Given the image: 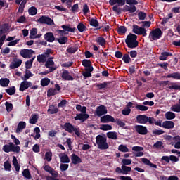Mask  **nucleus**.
<instances>
[{
    "instance_id": "37998d69",
    "label": "nucleus",
    "mask_w": 180,
    "mask_h": 180,
    "mask_svg": "<svg viewBox=\"0 0 180 180\" xmlns=\"http://www.w3.org/2000/svg\"><path fill=\"white\" fill-rule=\"evenodd\" d=\"M117 32H118L119 34H124L127 32V28L124 25H121L117 30Z\"/></svg>"
},
{
    "instance_id": "ea45409f",
    "label": "nucleus",
    "mask_w": 180,
    "mask_h": 180,
    "mask_svg": "<svg viewBox=\"0 0 180 180\" xmlns=\"http://www.w3.org/2000/svg\"><path fill=\"white\" fill-rule=\"evenodd\" d=\"M121 168L122 170V174L124 175H128V173L131 171V168L128 166L122 165Z\"/></svg>"
},
{
    "instance_id": "0e129e2a",
    "label": "nucleus",
    "mask_w": 180,
    "mask_h": 180,
    "mask_svg": "<svg viewBox=\"0 0 180 180\" xmlns=\"http://www.w3.org/2000/svg\"><path fill=\"white\" fill-rule=\"evenodd\" d=\"M136 110H139V111H147L148 110V108L145 106V105H137L136 106Z\"/></svg>"
},
{
    "instance_id": "3c124183",
    "label": "nucleus",
    "mask_w": 180,
    "mask_h": 180,
    "mask_svg": "<svg viewBox=\"0 0 180 180\" xmlns=\"http://www.w3.org/2000/svg\"><path fill=\"white\" fill-rule=\"evenodd\" d=\"M100 130L103 131H108V130H112V127L110 124H102L100 126Z\"/></svg>"
},
{
    "instance_id": "4468645a",
    "label": "nucleus",
    "mask_w": 180,
    "mask_h": 180,
    "mask_svg": "<svg viewBox=\"0 0 180 180\" xmlns=\"http://www.w3.org/2000/svg\"><path fill=\"white\" fill-rule=\"evenodd\" d=\"M61 77L64 81H74L75 80V78L72 75H70L69 71L67 70H63Z\"/></svg>"
},
{
    "instance_id": "6e6552de",
    "label": "nucleus",
    "mask_w": 180,
    "mask_h": 180,
    "mask_svg": "<svg viewBox=\"0 0 180 180\" xmlns=\"http://www.w3.org/2000/svg\"><path fill=\"white\" fill-rule=\"evenodd\" d=\"M35 52L33 49H21L20 51V55L24 58H30L33 56Z\"/></svg>"
},
{
    "instance_id": "864d4df0",
    "label": "nucleus",
    "mask_w": 180,
    "mask_h": 180,
    "mask_svg": "<svg viewBox=\"0 0 180 180\" xmlns=\"http://www.w3.org/2000/svg\"><path fill=\"white\" fill-rule=\"evenodd\" d=\"M5 107L6 108V111L10 112L13 109V105L12 103L5 102Z\"/></svg>"
},
{
    "instance_id": "6ab92c4d",
    "label": "nucleus",
    "mask_w": 180,
    "mask_h": 180,
    "mask_svg": "<svg viewBox=\"0 0 180 180\" xmlns=\"http://www.w3.org/2000/svg\"><path fill=\"white\" fill-rule=\"evenodd\" d=\"M44 37L45 38L46 41L49 43H53L55 41L56 38L54 34H53L52 32H47L44 35Z\"/></svg>"
},
{
    "instance_id": "f257e3e1",
    "label": "nucleus",
    "mask_w": 180,
    "mask_h": 180,
    "mask_svg": "<svg viewBox=\"0 0 180 180\" xmlns=\"http://www.w3.org/2000/svg\"><path fill=\"white\" fill-rule=\"evenodd\" d=\"M112 11L118 15L121 14L122 12H124V13L128 12L129 13H134L136 11V8L135 6L125 5L122 9L119 8L117 5H115L112 7Z\"/></svg>"
},
{
    "instance_id": "aec40b11",
    "label": "nucleus",
    "mask_w": 180,
    "mask_h": 180,
    "mask_svg": "<svg viewBox=\"0 0 180 180\" xmlns=\"http://www.w3.org/2000/svg\"><path fill=\"white\" fill-rule=\"evenodd\" d=\"M71 161H72V163H73V165H77L82 162V160H81L79 156L75 155V153H72L71 155Z\"/></svg>"
},
{
    "instance_id": "bb28decb",
    "label": "nucleus",
    "mask_w": 180,
    "mask_h": 180,
    "mask_svg": "<svg viewBox=\"0 0 180 180\" xmlns=\"http://www.w3.org/2000/svg\"><path fill=\"white\" fill-rule=\"evenodd\" d=\"M60 27L63 28L65 30V32H68L70 33H75V30H77L76 27L72 28L71 27H70V25H62V27Z\"/></svg>"
},
{
    "instance_id": "79ce46f5",
    "label": "nucleus",
    "mask_w": 180,
    "mask_h": 180,
    "mask_svg": "<svg viewBox=\"0 0 180 180\" xmlns=\"http://www.w3.org/2000/svg\"><path fill=\"white\" fill-rule=\"evenodd\" d=\"M22 175L27 179H32V174H30V170L28 169H26L22 172Z\"/></svg>"
},
{
    "instance_id": "9d476101",
    "label": "nucleus",
    "mask_w": 180,
    "mask_h": 180,
    "mask_svg": "<svg viewBox=\"0 0 180 180\" xmlns=\"http://www.w3.org/2000/svg\"><path fill=\"white\" fill-rule=\"evenodd\" d=\"M107 113H108V110L105 105H101L97 107L96 110V114L98 117H101L103 115H106Z\"/></svg>"
},
{
    "instance_id": "7ed1b4c3",
    "label": "nucleus",
    "mask_w": 180,
    "mask_h": 180,
    "mask_svg": "<svg viewBox=\"0 0 180 180\" xmlns=\"http://www.w3.org/2000/svg\"><path fill=\"white\" fill-rule=\"evenodd\" d=\"M125 43L128 48L134 49L139 46V41H137V36L133 34H129L127 36Z\"/></svg>"
},
{
    "instance_id": "13d9d810",
    "label": "nucleus",
    "mask_w": 180,
    "mask_h": 180,
    "mask_svg": "<svg viewBox=\"0 0 180 180\" xmlns=\"http://www.w3.org/2000/svg\"><path fill=\"white\" fill-rule=\"evenodd\" d=\"M165 131L162 129H155L152 131L153 136H161L164 134Z\"/></svg>"
},
{
    "instance_id": "20e7f679",
    "label": "nucleus",
    "mask_w": 180,
    "mask_h": 180,
    "mask_svg": "<svg viewBox=\"0 0 180 180\" xmlns=\"http://www.w3.org/2000/svg\"><path fill=\"white\" fill-rule=\"evenodd\" d=\"M125 3L129 6H134L139 4V1L136 0H109V4L112 6L116 4H118V6H123L125 5Z\"/></svg>"
},
{
    "instance_id": "680f3d73",
    "label": "nucleus",
    "mask_w": 180,
    "mask_h": 180,
    "mask_svg": "<svg viewBox=\"0 0 180 180\" xmlns=\"http://www.w3.org/2000/svg\"><path fill=\"white\" fill-rule=\"evenodd\" d=\"M53 153L51 151L46 152L45 154V160L48 162H51L52 160Z\"/></svg>"
},
{
    "instance_id": "39448f33",
    "label": "nucleus",
    "mask_w": 180,
    "mask_h": 180,
    "mask_svg": "<svg viewBox=\"0 0 180 180\" xmlns=\"http://www.w3.org/2000/svg\"><path fill=\"white\" fill-rule=\"evenodd\" d=\"M63 129L70 134L75 132L77 137L80 136L79 128L75 127L71 122H65L63 125Z\"/></svg>"
},
{
    "instance_id": "1a4fd4ad",
    "label": "nucleus",
    "mask_w": 180,
    "mask_h": 180,
    "mask_svg": "<svg viewBox=\"0 0 180 180\" xmlns=\"http://www.w3.org/2000/svg\"><path fill=\"white\" fill-rule=\"evenodd\" d=\"M37 22L41 24H46L48 25H53L55 24L54 20L46 15H42L39 19L37 20Z\"/></svg>"
},
{
    "instance_id": "bf43d9fd",
    "label": "nucleus",
    "mask_w": 180,
    "mask_h": 180,
    "mask_svg": "<svg viewBox=\"0 0 180 180\" xmlns=\"http://www.w3.org/2000/svg\"><path fill=\"white\" fill-rule=\"evenodd\" d=\"M77 51H78V47L77 46H71L68 49H66V51L69 53H77Z\"/></svg>"
},
{
    "instance_id": "7c9ffc66",
    "label": "nucleus",
    "mask_w": 180,
    "mask_h": 180,
    "mask_svg": "<svg viewBox=\"0 0 180 180\" xmlns=\"http://www.w3.org/2000/svg\"><path fill=\"white\" fill-rule=\"evenodd\" d=\"M34 59H35V56L32 58V59H30L29 60H27L25 62L26 70L32 69Z\"/></svg>"
},
{
    "instance_id": "f704fd0d",
    "label": "nucleus",
    "mask_w": 180,
    "mask_h": 180,
    "mask_svg": "<svg viewBox=\"0 0 180 180\" xmlns=\"http://www.w3.org/2000/svg\"><path fill=\"white\" fill-rule=\"evenodd\" d=\"M5 92H6L9 96H13L16 93L15 86H12L9 89H5Z\"/></svg>"
},
{
    "instance_id": "412c9836",
    "label": "nucleus",
    "mask_w": 180,
    "mask_h": 180,
    "mask_svg": "<svg viewBox=\"0 0 180 180\" xmlns=\"http://www.w3.org/2000/svg\"><path fill=\"white\" fill-rule=\"evenodd\" d=\"M169 56H173L172 53L167 51L162 52L159 56V60L166 61L167 60V57Z\"/></svg>"
},
{
    "instance_id": "393cba45",
    "label": "nucleus",
    "mask_w": 180,
    "mask_h": 180,
    "mask_svg": "<svg viewBox=\"0 0 180 180\" xmlns=\"http://www.w3.org/2000/svg\"><path fill=\"white\" fill-rule=\"evenodd\" d=\"M39 120V115L37 114H32L31 118L29 120L30 124H35L37 123Z\"/></svg>"
},
{
    "instance_id": "0eeeda50",
    "label": "nucleus",
    "mask_w": 180,
    "mask_h": 180,
    "mask_svg": "<svg viewBox=\"0 0 180 180\" xmlns=\"http://www.w3.org/2000/svg\"><path fill=\"white\" fill-rule=\"evenodd\" d=\"M132 32L137 35H143V37L147 36L146 30L145 27H141L136 25H132Z\"/></svg>"
},
{
    "instance_id": "2eb2a0df",
    "label": "nucleus",
    "mask_w": 180,
    "mask_h": 180,
    "mask_svg": "<svg viewBox=\"0 0 180 180\" xmlns=\"http://www.w3.org/2000/svg\"><path fill=\"white\" fill-rule=\"evenodd\" d=\"M136 122L139 124H146L148 122V117L146 115H139L136 117Z\"/></svg>"
},
{
    "instance_id": "c03bdc74",
    "label": "nucleus",
    "mask_w": 180,
    "mask_h": 180,
    "mask_svg": "<svg viewBox=\"0 0 180 180\" xmlns=\"http://www.w3.org/2000/svg\"><path fill=\"white\" fill-rule=\"evenodd\" d=\"M153 148L162 150L164 148L163 142L157 141L153 144Z\"/></svg>"
},
{
    "instance_id": "5fc2aeb1",
    "label": "nucleus",
    "mask_w": 180,
    "mask_h": 180,
    "mask_svg": "<svg viewBox=\"0 0 180 180\" xmlns=\"http://www.w3.org/2000/svg\"><path fill=\"white\" fill-rule=\"evenodd\" d=\"M82 64V66L85 68L92 66V63L91 60L89 59H83Z\"/></svg>"
},
{
    "instance_id": "58836bf2",
    "label": "nucleus",
    "mask_w": 180,
    "mask_h": 180,
    "mask_svg": "<svg viewBox=\"0 0 180 180\" xmlns=\"http://www.w3.org/2000/svg\"><path fill=\"white\" fill-rule=\"evenodd\" d=\"M107 136L110 139L117 140V132H112V131L108 132Z\"/></svg>"
},
{
    "instance_id": "cd10ccee",
    "label": "nucleus",
    "mask_w": 180,
    "mask_h": 180,
    "mask_svg": "<svg viewBox=\"0 0 180 180\" xmlns=\"http://www.w3.org/2000/svg\"><path fill=\"white\" fill-rule=\"evenodd\" d=\"M30 77H34V74H32L30 70H26L24 77H21V79H22L23 81H27Z\"/></svg>"
},
{
    "instance_id": "09e8293b",
    "label": "nucleus",
    "mask_w": 180,
    "mask_h": 180,
    "mask_svg": "<svg viewBox=\"0 0 180 180\" xmlns=\"http://www.w3.org/2000/svg\"><path fill=\"white\" fill-rule=\"evenodd\" d=\"M29 14L32 16H34L36 14H37L38 10L34 6H32L28 10Z\"/></svg>"
},
{
    "instance_id": "8fccbe9b",
    "label": "nucleus",
    "mask_w": 180,
    "mask_h": 180,
    "mask_svg": "<svg viewBox=\"0 0 180 180\" xmlns=\"http://www.w3.org/2000/svg\"><path fill=\"white\" fill-rule=\"evenodd\" d=\"M37 60L38 63H46L47 58L44 55H38Z\"/></svg>"
},
{
    "instance_id": "49530a36",
    "label": "nucleus",
    "mask_w": 180,
    "mask_h": 180,
    "mask_svg": "<svg viewBox=\"0 0 180 180\" xmlns=\"http://www.w3.org/2000/svg\"><path fill=\"white\" fill-rule=\"evenodd\" d=\"M108 82H104L103 83H98L96 84V87L99 89V90H103L104 89H106V87L108 86Z\"/></svg>"
},
{
    "instance_id": "b1692460",
    "label": "nucleus",
    "mask_w": 180,
    "mask_h": 180,
    "mask_svg": "<svg viewBox=\"0 0 180 180\" xmlns=\"http://www.w3.org/2000/svg\"><path fill=\"white\" fill-rule=\"evenodd\" d=\"M48 112L51 115L56 114L58 112V108L54 105H51L49 106Z\"/></svg>"
},
{
    "instance_id": "a18cd8bd",
    "label": "nucleus",
    "mask_w": 180,
    "mask_h": 180,
    "mask_svg": "<svg viewBox=\"0 0 180 180\" xmlns=\"http://www.w3.org/2000/svg\"><path fill=\"white\" fill-rule=\"evenodd\" d=\"M55 65V62L51 59H48L46 61V64H45V66L47 68H49L51 69V68H57V67H52V66H54Z\"/></svg>"
},
{
    "instance_id": "5701e85b",
    "label": "nucleus",
    "mask_w": 180,
    "mask_h": 180,
    "mask_svg": "<svg viewBox=\"0 0 180 180\" xmlns=\"http://www.w3.org/2000/svg\"><path fill=\"white\" fill-rule=\"evenodd\" d=\"M22 63V60L18 59L17 61H15L14 63L13 62L12 63H11L10 66H9V68L11 70L16 69L17 68L21 66Z\"/></svg>"
},
{
    "instance_id": "f03ea898",
    "label": "nucleus",
    "mask_w": 180,
    "mask_h": 180,
    "mask_svg": "<svg viewBox=\"0 0 180 180\" xmlns=\"http://www.w3.org/2000/svg\"><path fill=\"white\" fill-rule=\"evenodd\" d=\"M96 143L99 150H108L109 148L105 136L98 135L96 137Z\"/></svg>"
},
{
    "instance_id": "ddd939ff",
    "label": "nucleus",
    "mask_w": 180,
    "mask_h": 180,
    "mask_svg": "<svg viewBox=\"0 0 180 180\" xmlns=\"http://www.w3.org/2000/svg\"><path fill=\"white\" fill-rule=\"evenodd\" d=\"M32 86V83L30 82L24 81L20 83L19 91L20 92H24L27 89H28L29 87Z\"/></svg>"
},
{
    "instance_id": "052dcab7",
    "label": "nucleus",
    "mask_w": 180,
    "mask_h": 180,
    "mask_svg": "<svg viewBox=\"0 0 180 180\" xmlns=\"http://www.w3.org/2000/svg\"><path fill=\"white\" fill-rule=\"evenodd\" d=\"M146 18V13L143 11H139L138 13V18L140 20H144Z\"/></svg>"
},
{
    "instance_id": "4be33fe9",
    "label": "nucleus",
    "mask_w": 180,
    "mask_h": 180,
    "mask_svg": "<svg viewBox=\"0 0 180 180\" xmlns=\"http://www.w3.org/2000/svg\"><path fill=\"white\" fill-rule=\"evenodd\" d=\"M27 127V123L25 122H20L18 125V128H16L15 132L19 134L24 129Z\"/></svg>"
},
{
    "instance_id": "4c0bfd02",
    "label": "nucleus",
    "mask_w": 180,
    "mask_h": 180,
    "mask_svg": "<svg viewBox=\"0 0 180 180\" xmlns=\"http://www.w3.org/2000/svg\"><path fill=\"white\" fill-rule=\"evenodd\" d=\"M50 83L51 79L47 77L41 79V85L43 87L48 86L50 84Z\"/></svg>"
},
{
    "instance_id": "a878e982",
    "label": "nucleus",
    "mask_w": 180,
    "mask_h": 180,
    "mask_svg": "<svg viewBox=\"0 0 180 180\" xmlns=\"http://www.w3.org/2000/svg\"><path fill=\"white\" fill-rule=\"evenodd\" d=\"M10 82H11V81L8 78H1L0 79V85L2 87H7V86H8V85L10 84Z\"/></svg>"
},
{
    "instance_id": "a19ab883",
    "label": "nucleus",
    "mask_w": 180,
    "mask_h": 180,
    "mask_svg": "<svg viewBox=\"0 0 180 180\" xmlns=\"http://www.w3.org/2000/svg\"><path fill=\"white\" fill-rule=\"evenodd\" d=\"M21 150V148L18 146H15L13 143L12 144V147L11 148V152L15 153L17 154L20 153V151Z\"/></svg>"
},
{
    "instance_id": "423d86ee",
    "label": "nucleus",
    "mask_w": 180,
    "mask_h": 180,
    "mask_svg": "<svg viewBox=\"0 0 180 180\" xmlns=\"http://www.w3.org/2000/svg\"><path fill=\"white\" fill-rule=\"evenodd\" d=\"M162 36V32L160 28L153 30L149 33V37L153 41L158 40Z\"/></svg>"
},
{
    "instance_id": "4d7b16f0",
    "label": "nucleus",
    "mask_w": 180,
    "mask_h": 180,
    "mask_svg": "<svg viewBox=\"0 0 180 180\" xmlns=\"http://www.w3.org/2000/svg\"><path fill=\"white\" fill-rule=\"evenodd\" d=\"M139 25L142 24V28L147 27L150 28L151 25V22L150 21H141L138 22Z\"/></svg>"
},
{
    "instance_id": "9b49d317",
    "label": "nucleus",
    "mask_w": 180,
    "mask_h": 180,
    "mask_svg": "<svg viewBox=\"0 0 180 180\" xmlns=\"http://www.w3.org/2000/svg\"><path fill=\"white\" fill-rule=\"evenodd\" d=\"M135 130L136 132H138L139 134L142 135V136H145L148 133L147 128L142 125H136Z\"/></svg>"
},
{
    "instance_id": "774afa93",
    "label": "nucleus",
    "mask_w": 180,
    "mask_h": 180,
    "mask_svg": "<svg viewBox=\"0 0 180 180\" xmlns=\"http://www.w3.org/2000/svg\"><path fill=\"white\" fill-rule=\"evenodd\" d=\"M119 150L123 153H128L129 148L124 145H120L118 148Z\"/></svg>"
},
{
    "instance_id": "c9c22d12",
    "label": "nucleus",
    "mask_w": 180,
    "mask_h": 180,
    "mask_svg": "<svg viewBox=\"0 0 180 180\" xmlns=\"http://www.w3.org/2000/svg\"><path fill=\"white\" fill-rule=\"evenodd\" d=\"M96 42L101 46H105L106 45V40L105 39V38L102 37H98L96 39Z\"/></svg>"
},
{
    "instance_id": "de8ad7c7",
    "label": "nucleus",
    "mask_w": 180,
    "mask_h": 180,
    "mask_svg": "<svg viewBox=\"0 0 180 180\" xmlns=\"http://www.w3.org/2000/svg\"><path fill=\"white\" fill-rule=\"evenodd\" d=\"M57 91H56V89H49L47 90V96L51 97V96H54L57 94Z\"/></svg>"
},
{
    "instance_id": "6e6d98bb",
    "label": "nucleus",
    "mask_w": 180,
    "mask_h": 180,
    "mask_svg": "<svg viewBox=\"0 0 180 180\" xmlns=\"http://www.w3.org/2000/svg\"><path fill=\"white\" fill-rule=\"evenodd\" d=\"M179 104L172 105V108H171V111L180 112V99L179 101Z\"/></svg>"
},
{
    "instance_id": "473e14b6",
    "label": "nucleus",
    "mask_w": 180,
    "mask_h": 180,
    "mask_svg": "<svg viewBox=\"0 0 180 180\" xmlns=\"http://www.w3.org/2000/svg\"><path fill=\"white\" fill-rule=\"evenodd\" d=\"M167 78H173L176 80H180V73L179 72H174L172 74H167Z\"/></svg>"
},
{
    "instance_id": "338daca9",
    "label": "nucleus",
    "mask_w": 180,
    "mask_h": 180,
    "mask_svg": "<svg viewBox=\"0 0 180 180\" xmlns=\"http://www.w3.org/2000/svg\"><path fill=\"white\" fill-rule=\"evenodd\" d=\"M156 67H161L162 68H164L165 70H168V63H158L156 64Z\"/></svg>"
},
{
    "instance_id": "2f4dec72",
    "label": "nucleus",
    "mask_w": 180,
    "mask_h": 180,
    "mask_svg": "<svg viewBox=\"0 0 180 180\" xmlns=\"http://www.w3.org/2000/svg\"><path fill=\"white\" fill-rule=\"evenodd\" d=\"M56 41H58L61 45L65 44L68 41V38L65 36L60 37L56 39Z\"/></svg>"
},
{
    "instance_id": "a211bd4d",
    "label": "nucleus",
    "mask_w": 180,
    "mask_h": 180,
    "mask_svg": "<svg viewBox=\"0 0 180 180\" xmlns=\"http://www.w3.org/2000/svg\"><path fill=\"white\" fill-rule=\"evenodd\" d=\"M175 124L173 121H165L162 123V127L166 129H172L174 128Z\"/></svg>"
},
{
    "instance_id": "dca6fc26",
    "label": "nucleus",
    "mask_w": 180,
    "mask_h": 180,
    "mask_svg": "<svg viewBox=\"0 0 180 180\" xmlns=\"http://www.w3.org/2000/svg\"><path fill=\"white\" fill-rule=\"evenodd\" d=\"M100 122L102 123H108L109 122L115 123V118L109 115H105L100 118Z\"/></svg>"
},
{
    "instance_id": "f3484780",
    "label": "nucleus",
    "mask_w": 180,
    "mask_h": 180,
    "mask_svg": "<svg viewBox=\"0 0 180 180\" xmlns=\"http://www.w3.org/2000/svg\"><path fill=\"white\" fill-rule=\"evenodd\" d=\"M59 158L60 163L63 164H68L70 162L69 156L65 153H60Z\"/></svg>"
},
{
    "instance_id": "c756f323",
    "label": "nucleus",
    "mask_w": 180,
    "mask_h": 180,
    "mask_svg": "<svg viewBox=\"0 0 180 180\" xmlns=\"http://www.w3.org/2000/svg\"><path fill=\"white\" fill-rule=\"evenodd\" d=\"M12 146H13V142H9L8 144H5L3 146L2 150L4 151V153H10L11 152Z\"/></svg>"
},
{
    "instance_id": "69168bd1",
    "label": "nucleus",
    "mask_w": 180,
    "mask_h": 180,
    "mask_svg": "<svg viewBox=\"0 0 180 180\" xmlns=\"http://www.w3.org/2000/svg\"><path fill=\"white\" fill-rule=\"evenodd\" d=\"M8 29V24L5 23V24L1 25V30H0V32L4 34L7 32Z\"/></svg>"
},
{
    "instance_id": "603ef678",
    "label": "nucleus",
    "mask_w": 180,
    "mask_h": 180,
    "mask_svg": "<svg viewBox=\"0 0 180 180\" xmlns=\"http://www.w3.org/2000/svg\"><path fill=\"white\" fill-rule=\"evenodd\" d=\"M77 28L79 32L82 33L86 30V27L82 22H80L79 25H77Z\"/></svg>"
},
{
    "instance_id": "72a5a7b5",
    "label": "nucleus",
    "mask_w": 180,
    "mask_h": 180,
    "mask_svg": "<svg viewBox=\"0 0 180 180\" xmlns=\"http://www.w3.org/2000/svg\"><path fill=\"white\" fill-rule=\"evenodd\" d=\"M89 24H90V25L93 27L96 28L99 27V22L98 21V20L94 18H91V20H89Z\"/></svg>"
},
{
    "instance_id": "f8f14e48",
    "label": "nucleus",
    "mask_w": 180,
    "mask_h": 180,
    "mask_svg": "<svg viewBox=\"0 0 180 180\" xmlns=\"http://www.w3.org/2000/svg\"><path fill=\"white\" fill-rule=\"evenodd\" d=\"M89 118V115L88 113H77L74 117L75 120H81L82 122H84Z\"/></svg>"
},
{
    "instance_id": "c85d7f7f",
    "label": "nucleus",
    "mask_w": 180,
    "mask_h": 180,
    "mask_svg": "<svg viewBox=\"0 0 180 180\" xmlns=\"http://www.w3.org/2000/svg\"><path fill=\"white\" fill-rule=\"evenodd\" d=\"M165 117L167 120H172L175 119L176 115L174 112H167L165 114Z\"/></svg>"
},
{
    "instance_id": "e433bc0d",
    "label": "nucleus",
    "mask_w": 180,
    "mask_h": 180,
    "mask_svg": "<svg viewBox=\"0 0 180 180\" xmlns=\"http://www.w3.org/2000/svg\"><path fill=\"white\" fill-rule=\"evenodd\" d=\"M13 165H14L15 170L16 172H19V170H20V165L18 164V159H17V158L15 156L13 157Z\"/></svg>"
},
{
    "instance_id": "e2e57ef3",
    "label": "nucleus",
    "mask_w": 180,
    "mask_h": 180,
    "mask_svg": "<svg viewBox=\"0 0 180 180\" xmlns=\"http://www.w3.org/2000/svg\"><path fill=\"white\" fill-rule=\"evenodd\" d=\"M122 60L125 63H129L131 61V58L129 54H125V55H124V56H122Z\"/></svg>"
}]
</instances>
